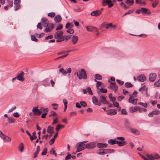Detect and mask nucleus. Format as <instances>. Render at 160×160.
Segmentation results:
<instances>
[{"instance_id": "obj_1", "label": "nucleus", "mask_w": 160, "mask_h": 160, "mask_svg": "<svg viewBox=\"0 0 160 160\" xmlns=\"http://www.w3.org/2000/svg\"><path fill=\"white\" fill-rule=\"evenodd\" d=\"M87 76L85 71L84 69L82 68L79 72L78 78L80 80L82 79L85 80L87 79Z\"/></svg>"}, {"instance_id": "obj_2", "label": "nucleus", "mask_w": 160, "mask_h": 160, "mask_svg": "<svg viewBox=\"0 0 160 160\" xmlns=\"http://www.w3.org/2000/svg\"><path fill=\"white\" fill-rule=\"evenodd\" d=\"M86 144H83L81 142L77 143L76 146L77 147V152H80V151L86 148Z\"/></svg>"}, {"instance_id": "obj_3", "label": "nucleus", "mask_w": 160, "mask_h": 160, "mask_svg": "<svg viewBox=\"0 0 160 160\" xmlns=\"http://www.w3.org/2000/svg\"><path fill=\"white\" fill-rule=\"evenodd\" d=\"M32 111L33 113V114L35 116H39L42 112V110L38 109V107H33Z\"/></svg>"}, {"instance_id": "obj_4", "label": "nucleus", "mask_w": 160, "mask_h": 160, "mask_svg": "<svg viewBox=\"0 0 160 160\" xmlns=\"http://www.w3.org/2000/svg\"><path fill=\"white\" fill-rule=\"evenodd\" d=\"M147 157L150 159H158L160 158V156L157 153H154L152 154H147Z\"/></svg>"}, {"instance_id": "obj_5", "label": "nucleus", "mask_w": 160, "mask_h": 160, "mask_svg": "<svg viewBox=\"0 0 160 160\" xmlns=\"http://www.w3.org/2000/svg\"><path fill=\"white\" fill-rule=\"evenodd\" d=\"M96 142H92L90 143L86 144V148L88 149H92L96 147Z\"/></svg>"}, {"instance_id": "obj_6", "label": "nucleus", "mask_w": 160, "mask_h": 160, "mask_svg": "<svg viewBox=\"0 0 160 160\" xmlns=\"http://www.w3.org/2000/svg\"><path fill=\"white\" fill-rule=\"evenodd\" d=\"M103 6H105L108 4L109 8H111L113 6L111 0H103L102 2Z\"/></svg>"}, {"instance_id": "obj_7", "label": "nucleus", "mask_w": 160, "mask_h": 160, "mask_svg": "<svg viewBox=\"0 0 160 160\" xmlns=\"http://www.w3.org/2000/svg\"><path fill=\"white\" fill-rule=\"evenodd\" d=\"M46 28L44 30V32H50L54 28L53 24L52 23H50L48 24V25L46 27Z\"/></svg>"}, {"instance_id": "obj_8", "label": "nucleus", "mask_w": 160, "mask_h": 160, "mask_svg": "<svg viewBox=\"0 0 160 160\" xmlns=\"http://www.w3.org/2000/svg\"><path fill=\"white\" fill-rule=\"evenodd\" d=\"M21 2L20 0H15L14 1V8L15 10L19 9L21 7L20 3Z\"/></svg>"}, {"instance_id": "obj_9", "label": "nucleus", "mask_w": 160, "mask_h": 160, "mask_svg": "<svg viewBox=\"0 0 160 160\" xmlns=\"http://www.w3.org/2000/svg\"><path fill=\"white\" fill-rule=\"evenodd\" d=\"M108 115H113L116 114L117 113V111L115 109H111L106 111Z\"/></svg>"}, {"instance_id": "obj_10", "label": "nucleus", "mask_w": 160, "mask_h": 160, "mask_svg": "<svg viewBox=\"0 0 160 160\" xmlns=\"http://www.w3.org/2000/svg\"><path fill=\"white\" fill-rule=\"evenodd\" d=\"M110 83V87L115 92L117 91L118 89V87L116 84L115 82H112L110 81H108Z\"/></svg>"}, {"instance_id": "obj_11", "label": "nucleus", "mask_w": 160, "mask_h": 160, "mask_svg": "<svg viewBox=\"0 0 160 160\" xmlns=\"http://www.w3.org/2000/svg\"><path fill=\"white\" fill-rule=\"evenodd\" d=\"M87 30L89 32H97L98 29L95 27L88 26L86 27Z\"/></svg>"}, {"instance_id": "obj_12", "label": "nucleus", "mask_w": 160, "mask_h": 160, "mask_svg": "<svg viewBox=\"0 0 160 160\" xmlns=\"http://www.w3.org/2000/svg\"><path fill=\"white\" fill-rule=\"evenodd\" d=\"M138 81L140 82H143L146 80V77L143 74H141L137 77Z\"/></svg>"}, {"instance_id": "obj_13", "label": "nucleus", "mask_w": 160, "mask_h": 160, "mask_svg": "<svg viewBox=\"0 0 160 160\" xmlns=\"http://www.w3.org/2000/svg\"><path fill=\"white\" fill-rule=\"evenodd\" d=\"M141 10L142 14H147L150 15L151 13L150 10L148 8H141Z\"/></svg>"}, {"instance_id": "obj_14", "label": "nucleus", "mask_w": 160, "mask_h": 160, "mask_svg": "<svg viewBox=\"0 0 160 160\" xmlns=\"http://www.w3.org/2000/svg\"><path fill=\"white\" fill-rule=\"evenodd\" d=\"M160 113V111L158 110H155L149 113L148 116L149 117H152L154 115H158Z\"/></svg>"}, {"instance_id": "obj_15", "label": "nucleus", "mask_w": 160, "mask_h": 160, "mask_svg": "<svg viewBox=\"0 0 160 160\" xmlns=\"http://www.w3.org/2000/svg\"><path fill=\"white\" fill-rule=\"evenodd\" d=\"M24 73L23 72H22L19 74L18 76L16 77V79L18 80L19 81H23L24 78L23 77V76L24 75Z\"/></svg>"}, {"instance_id": "obj_16", "label": "nucleus", "mask_w": 160, "mask_h": 160, "mask_svg": "<svg viewBox=\"0 0 160 160\" xmlns=\"http://www.w3.org/2000/svg\"><path fill=\"white\" fill-rule=\"evenodd\" d=\"M102 13L100 10H97L92 12L91 13V15L92 16L97 17L99 16Z\"/></svg>"}, {"instance_id": "obj_17", "label": "nucleus", "mask_w": 160, "mask_h": 160, "mask_svg": "<svg viewBox=\"0 0 160 160\" xmlns=\"http://www.w3.org/2000/svg\"><path fill=\"white\" fill-rule=\"evenodd\" d=\"M78 40V37L76 35H73L72 38V42L73 45L75 44Z\"/></svg>"}, {"instance_id": "obj_18", "label": "nucleus", "mask_w": 160, "mask_h": 160, "mask_svg": "<svg viewBox=\"0 0 160 160\" xmlns=\"http://www.w3.org/2000/svg\"><path fill=\"white\" fill-rule=\"evenodd\" d=\"M156 75L155 73H151L149 75V80L151 82H154L156 79Z\"/></svg>"}, {"instance_id": "obj_19", "label": "nucleus", "mask_w": 160, "mask_h": 160, "mask_svg": "<svg viewBox=\"0 0 160 160\" xmlns=\"http://www.w3.org/2000/svg\"><path fill=\"white\" fill-rule=\"evenodd\" d=\"M92 100L93 103L95 105L100 106V102H99L98 99L95 96H93L92 98Z\"/></svg>"}, {"instance_id": "obj_20", "label": "nucleus", "mask_w": 160, "mask_h": 160, "mask_svg": "<svg viewBox=\"0 0 160 160\" xmlns=\"http://www.w3.org/2000/svg\"><path fill=\"white\" fill-rule=\"evenodd\" d=\"M41 21L42 24L44 26V27H47L49 24L48 20L46 18H42L41 19Z\"/></svg>"}, {"instance_id": "obj_21", "label": "nucleus", "mask_w": 160, "mask_h": 160, "mask_svg": "<svg viewBox=\"0 0 160 160\" xmlns=\"http://www.w3.org/2000/svg\"><path fill=\"white\" fill-rule=\"evenodd\" d=\"M63 34V32L62 31H60L56 32L54 35V37L55 38L61 37L62 35Z\"/></svg>"}, {"instance_id": "obj_22", "label": "nucleus", "mask_w": 160, "mask_h": 160, "mask_svg": "<svg viewBox=\"0 0 160 160\" xmlns=\"http://www.w3.org/2000/svg\"><path fill=\"white\" fill-rule=\"evenodd\" d=\"M54 19L55 22L56 23H58L61 21L62 17L60 15H57L55 17Z\"/></svg>"}, {"instance_id": "obj_23", "label": "nucleus", "mask_w": 160, "mask_h": 160, "mask_svg": "<svg viewBox=\"0 0 160 160\" xmlns=\"http://www.w3.org/2000/svg\"><path fill=\"white\" fill-rule=\"evenodd\" d=\"M108 145L107 143H98L97 144V147L99 148H106Z\"/></svg>"}, {"instance_id": "obj_24", "label": "nucleus", "mask_w": 160, "mask_h": 160, "mask_svg": "<svg viewBox=\"0 0 160 160\" xmlns=\"http://www.w3.org/2000/svg\"><path fill=\"white\" fill-rule=\"evenodd\" d=\"M100 100L103 104H108V102L107 101L105 97L102 95L100 96Z\"/></svg>"}, {"instance_id": "obj_25", "label": "nucleus", "mask_w": 160, "mask_h": 160, "mask_svg": "<svg viewBox=\"0 0 160 160\" xmlns=\"http://www.w3.org/2000/svg\"><path fill=\"white\" fill-rule=\"evenodd\" d=\"M130 131L132 133L136 135H138L140 134V131L135 129L132 128L130 129Z\"/></svg>"}, {"instance_id": "obj_26", "label": "nucleus", "mask_w": 160, "mask_h": 160, "mask_svg": "<svg viewBox=\"0 0 160 160\" xmlns=\"http://www.w3.org/2000/svg\"><path fill=\"white\" fill-rule=\"evenodd\" d=\"M117 144H118L119 147L122 146L126 144V142L125 141H117Z\"/></svg>"}, {"instance_id": "obj_27", "label": "nucleus", "mask_w": 160, "mask_h": 160, "mask_svg": "<svg viewBox=\"0 0 160 160\" xmlns=\"http://www.w3.org/2000/svg\"><path fill=\"white\" fill-rule=\"evenodd\" d=\"M54 127L49 126L48 127L47 132L49 133L52 134V132L54 131Z\"/></svg>"}, {"instance_id": "obj_28", "label": "nucleus", "mask_w": 160, "mask_h": 160, "mask_svg": "<svg viewBox=\"0 0 160 160\" xmlns=\"http://www.w3.org/2000/svg\"><path fill=\"white\" fill-rule=\"evenodd\" d=\"M40 151V147L39 146H38L37 147V149L36 151L34 153V158H36L38 154V153L39 152V151Z\"/></svg>"}, {"instance_id": "obj_29", "label": "nucleus", "mask_w": 160, "mask_h": 160, "mask_svg": "<svg viewBox=\"0 0 160 160\" xmlns=\"http://www.w3.org/2000/svg\"><path fill=\"white\" fill-rule=\"evenodd\" d=\"M2 138L3 140L7 142H10L11 140V138L10 137L5 135H4V136H3Z\"/></svg>"}, {"instance_id": "obj_30", "label": "nucleus", "mask_w": 160, "mask_h": 160, "mask_svg": "<svg viewBox=\"0 0 160 160\" xmlns=\"http://www.w3.org/2000/svg\"><path fill=\"white\" fill-rule=\"evenodd\" d=\"M117 141L115 139H110L108 141V143L110 145H113L117 144Z\"/></svg>"}, {"instance_id": "obj_31", "label": "nucleus", "mask_w": 160, "mask_h": 160, "mask_svg": "<svg viewBox=\"0 0 160 160\" xmlns=\"http://www.w3.org/2000/svg\"><path fill=\"white\" fill-rule=\"evenodd\" d=\"M50 117L53 116V118H55L56 117H58V115L57 113L54 111H52L50 112V114L49 115Z\"/></svg>"}, {"instance_id": "obj_32", "label": "nucleus", "mask_w": 160, "mask_h": 160, "mask_svg": "<svg viewBox=\"0 0 160 160\" xmlns=\"http://www.w3.org/2000/svg\"><path fill=\"white\" fill-rule=\"evenodd\" d=\"M19 150L21 152H22L23 151L24 149V145L23 143H21L18 147Z\"/></svg>"}, {"instance_id": "obj_33", "label": "nucleus", "mask_w": 160, "mask_h": 160, "mask_svg": "<svg viewBox=\"0 0 160 160\" xmlns=\"http://www.w3.org/2000/svg\"><path fill=\"white\" fill-rule=\"evenodd\" d=\"M59 72H61L62 74L65 75L67 74V73L66 71L63 68H61L59 69Z\"/></svg>"}, {"instance_id": "obj_34", "label": "nucleus", "mask_w": 160, "mask_h": 160, "mask_svg": "<svg viewBox=\"0 0 160 160\" xmlns=\"http://www.w3.org/2000/svg\"><path fill=\"white\" fill-rule=\"evenodd\" d=\"M104 151H106V154L114 152V150L113 149H104Z\"/></svg>"}, {"instance_id": "obj_35", "label": "nucleus", "mask_w": 160, "mask_h": 160, "mask_svg": "<svg viewBox=\"0 0 160 160\" xmlns=\"http://www.w3.org/2000/svg\"><path fill=\"white\" fill-rule=\"evenodd\" d=\"M94 78L97 79V80H100L102 79V76L98 74H96L94 75Z\"/></svg>"}, {"instance_id": "obj_36", "label": "nucleus", "mask_w": 160, "mask_h": 160, "mask_svg": "<svg viewBox=\"0 0 160 160\" xmlns=\"http://www.w3.org/2000/svg\"><path fill=\"white\" fill-rule=\"evenodd\" d=\"M31 40L35 42H37L38 41V39H37L36 37V36L35 35V33L34 35H31Z\"/></svg>"}, {"instance_id": "obj_37", "label": "nucleus", "mask_w": 160, "mask_h": 160, "mask_svg": "<svg viewBox=\"0 0 160 160\" xmlns=\"http://www.w3.org/2000/svg\"><path fill=\"white\" fill-rule=\"evenodd\" d=\"M127 4L129 6L132 5L134 3L133 0H127L126 2Z\"/></svg>"}, {"instance_id": "obj_38", "label": "nucleus", "mask_w": 160, "mask_h": 160, "mask_svg": "<svg viewBox=\"0 0 160 160\" xmlns=\"http://www.w3.org/2000/svg\"><path fill=\"white\" fill-rule=\"evenodd\" d=\"M73 26V25L72 23L68 22L67 23L66 25L65 28H72Z\"/></svg>"}, {"instance_id": "obj_39", "label": "nucleus", "mask_w": 160, "mask_h": 160, "mask_svg": "<svg viewBox=\"0 0 160 160\" xmlns=\"http://www.w3.org/2000/svg\"><path fill=\"white\" fill-rule=\"evenodd\" d=\"M134 98L133 97L132 95H130V97L129 98L128 101L129 102L133 104V100H134Z\"/></svg>"}, {"instance_id": "obj_40", "label": "nucleus", "mask_w": 160, "mask_h": 160, "mask_svg": "<svg viewBox=\"0 0 160 160\" xmlns=\"http://www.w3.org/2000/svg\"><path fill=\"white\" fill-rule=\"evenodd\" d=\"M120 5L122 8H123L125 10L127 9L128 8L126 4L123 2H122L120 3Z\"/></svg>"}, {"instance_id": "obj_41", "label": "nucleus", "mask_w": 160, "mask_h": 160, "mask_svg": "<svg viewBox=\"0 0 160 160\" xmlns=\"http://www.w3.org/2000/svg\"><path fill=\"white\" fill-rule=\"evenodd\" d=\"M125 86L127 88H131L132 87L133 85L131 83L127 82L125 83Z\"/></svg>"}, {"instance_id": "obj_42", "label": "nucleus", "mask_w": 160, "mask_h": 160, "mask_svg": "<svg viewBox=\"0 0 160 160\" xmlns=\"http://www.w3.org/2000/svg\"><path fill=\"white\" fill-rule=\"evenodd\" d=\"M58 117H56L55 118H53V122L52 123V125L57 123L58 122Z\"/></svg>"}, {"instance_id": "obj_43", "label": "nucleus", "mask_w": 160, "mask_h": 160, "mask_svg": "<svg viewBox=\"0 0 160 160\" xmlns=\"http://www.w3.org/2000/svg\"><path fill=\"white\" fill-rule=\"evenodd\" d=\"M8 122L10 123H13L14 122V120L11 117H8Z\"/></svg>"}, {"instance_id": "obj_44", "label": "nucleus", "mask_w": 160, "mask_h": 160, "mask_svg": "<svg viewBox=\"0 0 160 160\" xmlns=\"http://www.w3.org/2000/svg\"><path fill=\"white\" fill-rule=\"evenodd\" d=\"M47 152V149L46 148H45L43 150L42 152L41 153V155L42 156L46 155Z\"/></svg>"}, {"instance_id": "obj_45", "label": "nucleus", "mask_w": 160, "mask_h": 160, "mask_svg": "<svg viewBox=\"0 0 160 160\" xmlns=\"http://www.w3.org/2000/svg\"><path fill=\"white\" fill-rule=\"evenodd\" d=\"M87 92H88V93L90 95H92L93 93L92 91L91 88L90 87H88L87 88Z\"/></svg>"}, {"instance_id": "obj_46", "label": "nucleus", "mask_w": 160, "mask_h": 160, "mask_svg": "<svg viewBox=\"0 0 160 160\" xmlns=\"http://www.w3.org/2000/svg\"><path fill=\"white\" fill-rule=\"evenodd\" d=\"M148 89L147 88H146L145 86L144 85L143 87L140 88L139 89V91L142 92V91L146 90L147 91Z\"/></svg>"}, {"instance_id": "obj_47", "label": "nucleus", "mask_w": 160, "mask_h": 160, "mask_svg": "<svg viewBox=\"0 0 160 160\" xmlns=\"http://www.w3.org/2000/svg\"><path fill=\"white\" fill-rule=\"evenodd\" d=\"M50 153L51 154L54 155L55 156H57V153L55 152V151L53 148H52L51 149L50 151Z\"/></svg>"}, {"instance_id": "obj_48", "label": "nucleus", "mask_w": 160, "mask_h": 160, "mask_svg": "<svg viewBox=\"0 0 160 160\" xmlns=\"http://www.w3.org/2000/svg\"><path fill=\"white\" fill-rule=\"evenodd\" d=\"M80 103L81 105V106L85 107L86 106L87 104L85 101H81L80 102Z\"/></svg>"}, {"instance_id": "obj_49", "label": "nucleus", "mask_w": 160, "mask_h": 160, "mask_svg": "<svg viewBox=\"0 0 160 160\" xmlns=\"http://www.w3.org/2000/svg\"><path fill=\"white\" fill-rule=\"evenodd\" d=\"M48 15V16L52 18L55 16V14L53 12H51L49 13Z\"/></svg>"}, {"instance_id": "obj_50", "label": "nucleus", "mask_w": 160, "mask_h": 160, "mask_svg": "<svg viewBox=\"0 0 160 160\" xmlns=\"http://www.w3.org/2000/svg\"><path fill=\"white\" fill-rule=\"evenodd\" d=\"M154 85L156 87H159L160 86V79L154 83Z\"/></svg>"}, {"instance_id": "obj_51", "label": "nucleus", "mask_w": 160, "mask_h": 160, "mask_svg": "<svg viewBox=\"0 0 160 160\" xmlns=\"http://www.w3.org/2000/svg\"><path fill=\"white\" fill-rule=\"evenodd\" d=\"M57 39L56 40V42H58L62 41L64 40V39L62 37H59L57 38Z\"/></svg>"}, {"instance_id": "obj_52", "label": "nucleus", "mask_w": 160, "mask_h": 160, "mask_svg": "<svg viewBox=\"0 0 160 160\" xmlns=\"http://www.w3.org/2000/svg\"><path fill=\"white\" fill-rule=\"evenodd\" d=\"M100 91L102 93H106L107 92V90L105 88H102L100 89Z\"/></svg>"}, {"instance_id": "obj_53", "label": "nucleus", "mask_w": 160, "mask_h": 160, "mask_svg": "<svg viewBox=\"0 0 160 160\" xmlns=\"http://www.w3.org/2000/svg\"><path fill=\"white\" fill-rule=\"evenodd\" d=\"M117 82L120 85H123L124 83V82L119 79L116 80Z\"/></svg>"}, {"instance_id": "obj_54", "label": "nucleus", "mask_w": 160, "mask_h": 160, "mask_svg": "<svg viewBox=\"0 0 160 160\" xmlns=\"http://www.w3.org/2000/svg\"><path fill=\"white\" fill-rule=\"evenodd\" d=\"M63 27V26L62 24H60L59 25H58L57 26V28H56V30H58L61 29Z\"/></svg>"}, {"instance_id": "obj_55", "label": "nucleus", "mask_w": 160, "mask_h": 160, "mask_svg": "<svg viewBox=\"0 0 160 160\" xmlns=\"http://www.w3.org/2000/svg\"><path fill=\"white\" fill-rule=\"evenodd\" d=\"M133 11L131 10H129L128 12L125 13L123 15V17H124V16L127 15L128 14H130L132 13Z\"/></svg>"}, {"instance_id": "obj_56", "label": "nucleus", "mask_w": 160, "mask_h": 160, "mask_svg": "<svg viewBox=\"0 0 160 160\" xmlns=\"http://www.w3.org/2000/svg\"><path fill=\"white\" fill-rule=\"evenodd\" d=\"M121 113L122 114L127 115V113L126 111V110L125 109H123L121 110Z\"/></svg>"}, {"instance_id": "obj_57", "label": "nucleus", "mask_w": 160, "mask_h": 160, "mask_svg": "<svg viewBox=\"0 0 160 160\" xmlns=\"http://www.w3.org/2000/svg\"><path fill=\"white\" fill-rule=\"evenodd\" d=\"M67 32L70 34H72L74 32V30L72 29H70L67 30Z\"/></svg>"}, {"instance_id": "obj_58", "label": "nucleus", "mask_w": 160, "mask_h": 160, "mask_svg": "<svg viewBox=\"0 0 160 160\" xmlns=\"http://www.w3.org/2000/svg\"><path fill=\"white\" fill-rule=\"evenodd\" d=\"M71 35H68L63 36V38H65V39H68L70 38L71 37Z\"/></svg>"}, {"instance_id": "obj_59", "label": "nucleus", "mask_w": 160, "mask_h": 160, "mask_svg": "<svg viewBox=\"0 0 160 160\" xmlns=\"http://www.w3.org/2000/svg\"><path fill=\"white\" fill-rule=\"evenodd\" d=\"M158 4V2L157 1L155 2L152 4V6L153 8L156 7Z\"/></svg>"}, {"instance_id": "obj_60", "label": "nucleus", "mask_w": 160, "mask_h": 160, "mask_svg": "<svg viewBox=\"0 0 160 160\" xmlns=\"http://www.w3.org/2000/svg\"><path fill=\"white\" fill-rule=\"evenodd\" d=\"M139 104L141 105L145 108H147L148 107L147 104L146 103H143V102H139Z\"/></svg>"}, {"instance_id": "obj_61", "label": "nucleus", "mask_w": 160, "mask_h": 160, "mask_svg": "<svg viewBox=\"0 0 160 160\" xmlns=\"http://www.w3.org/2000/svg\"><path fill=\"white\" fill-rule=\"evenodd\" d=\"M69 152H68V154L66 156L65 158V160H67L70 159L72 157V156L70 154H69Z\"/></svg>"}, {"instance_id": "obj_62", "label": "nucleus", "mask_w": 160, "mask_h": 160, "mask_svg": "<svg viewBox=\"0 0 160 160\" xmlns=\"http://www.w3.org/2000/svg\"><path fill=\"white\" fill-rule=\"evenodd\" d=\"M37 28H39L40 30L42 29V28L41 25V23H38L37 26Z\"/></svg>"}, {"instance_id": "obj_63", "label": "nucleus", "mask_w": 160, "mask_h": 160, "mask_svg": "<svg viewBox=\"0 0 160 160\" xmlns=\"http://www.w3.org/2000/svg\"><path fill=\"white\" fill-rule=\"evenodd\" d=\"M55 140V139H54V138H52V139H51L50 141H49V144L50 145H52L53 143L54 142Z\"/></svg>"}, {"instance_id": "obj_64", "label": "nucleus", "mask_w": 160, "mask_h": 160, "mask_svg": "<svg viewBox=\"0 0 160 160\" xmlns=\"http://www.w3.org/2000/svg\"><path fill=\"white\" fill-rule=\"evenodd\" d=\"M16 106H14L12 108H11L8 112V113H9L10 112H12L14 110L16 109Z\"/></svg>"}]
</instances>
